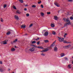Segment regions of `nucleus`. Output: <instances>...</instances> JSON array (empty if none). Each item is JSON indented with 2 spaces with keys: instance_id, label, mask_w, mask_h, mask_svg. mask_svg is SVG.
<instances>
[{
  "instance_id": "nucleus-5",
  "label": "nucleus",
  "mask_w": 73,
  "mask_h": 73,
  "mask_svg": "<svg viewBox=\"0 0 73 73\" xmlns=\"http://www.w3.org/2000/svg\"><path fill=\"white\" fill-rule=\"evenodd\" d=\"M1 44H3L4 45H5V44H7V42L6 41H2L1 42Z\"/></svg>"
},
{
  "instance_id": "nucleus-9",
  "label": "nucleus",
  "mask_w": 73,
  "mask_h": 73,
  "mask_svg": "<svg viewBox=\"0 0 73 73\" xmlns=\"http://www.w3.org/2000/svg\"><path fill=\"white\" fill-rule=\"evenodd\" d=\"M14 18L16 20H19V18L17 15H15L14 16Z\"/></svg>"
},
{
  "instance_id": "nucleus-2",
  "label": "nucleus",
  "mask_w": 73,
  "mask_h": 73,
  "mask_svg": "<svg viewBox=\"0 0 73 73\" xmlns=\"http://www.w3.org/2000/svg\"><path fill=\"white\" fill-rule=\"evenodd\" d=\"M58 38L59 41H60V42L63 41H64V38L61 37H58Z\"/></svg>"
},
{
  "instance_id": "nucleus-44",
  "label": "nucleus",
  "mask_w": 73,
  "mask_h": 73,
  "mask_svg": "<svg viewBox=\"0 0 73 73\" xmlns=\"http://www.w3.org/2000/svg\"><path fill=\"white\" fill-rule=\"evenodd\" d=\"M11 44H13V43H14V41L13 42H11Z\"/></svg>"
},
{
  "instance_id": "nucleus-16",
  "label": "nucleus",
  "mask_w": 73,
  "mask_h": 73,
  "mask_svg": "<svg viewBox=\"0 0 73 73\" xmlns=\"http://www.w3.org/2000/svg\"><path fill=\"white\" fill-rule=\"evenodd\" d=\"M37 48H38L39 49H43V47L41 46H37Z\"/></svg>"
},
{
  "instance_id": "nucleus-22",
  "label": "nucleus",
  "mask_w": 73,
  "mask_h": 73,
  "mask_svg": "<svg viewBox=\"0 0 73 73\" xmlns=\"http://www.w3.org/2000/svg\"><path fill=\"white\" fill-rule=\"evenodd\" d=\"M11 34V32L8 31L7 33V35H10Z\"/></svg>"
},
{
  "instance_id": "nucleus-28",
  "label": "nucleus",
  "mask_w": 73,
  "mask_h": 73,
  "mask_svg": "<svg viewBox=\"0 0 73 73\" xmlns=\"http://www.w3.org/2000/svg\"><path fill=\"white\" fill-rule=\"evenodd\" d=\"M13 8L14 9H17L15 5L13 6Z\"/></svg>"
},
{
  "instance_id": "nucleus-17",
  "label": "nucleus",
  "mask_w": 73,
  "mask_h": 73,
  "mask_svg": "<svg viewBox=\"0 0 73 73\" xmlns=\"http://www.w3.org/2000/svg\"><path fill=\"white\" fill-rule=\"evenodd\" d=\"M60 56L61 57H63V56H65V54L64 53H62L61 54Z\"/></svg>"
},
{
  "instance_id": "nucleus-6",
  "label": "nucleus",
  "mask_w": 73,
  "mask_h": 73,
  "mask_svg": "<svg viewBox=\"0 0 73 73\" xmlns=\"http://www.w3.org/2000/svg\"><path fill=\"white\" fill-rule=\"evenodd\" d=\"M63 42L64 43H65L66 44H71L72 43L71 42H68L66 40H64Z\"/></svg>"
},
{
  "instance_id": "nucleus-32",
  "label": "nucleus",
  "mask_w": 73,
  "mask_h": 73,
  "mask_svg": "<svg viewBox=\"0 0 73 73\" xmlns=\"http://www.w3.org/2000/svg\"><path fill=\"white\" fill-rule=\"evenodd\" d=\"M1 22H3V21H4V20H3V19H2V18H1Z\"/></svg>"
},
{
  "instance_id": "nucleus-12",
  "label": "nucleus",
  "mask_w": 73,
  "mask_h": 73,
  "mask_svg": "<svg viewBox=\"0 0 73 73\" xmlns=\"http://www.w3.org/2000/svg\"><path fill=\"white\" fill-rule=\"evenodd\" d=\"M54 50L55 52H57V51L58 50V48H57V47H55L54 48Z\"/></svg>"
},
{
  "instance_id": "nucleus-21",
  "label": "nucleus",
  "mask_w": 73,
  "mask_h": 73,
  "mask_svg": "<svg viewBox=\"0 0 73 73\" xmlns=\"http://www.w3.org/2000/svg\"><path fill=\"white\" fill-rule=\"evenodd\" d=\"M17 13H18V14H20L21 13L20 12V11H19V10H17Z\"/></svg>"
},
{
  "instance_id": "nucleus-47",
  "label": "nucleus",
  "mask_w": 73,
  "mask_h": 73,
  "mask_svg": "<svg viewBox=\"0 0 73 73\" xmlns=\"http://www.w3.org/2000/svg\"><path fill=\"white\" fill-rule=\"evenodd\" d=\"M0 64H2V62L0 61Z\"/></svg>"
},
{
  "instance_id": "nucleus-36",
  "label": "nucleus",
  "mask_w": 73,
  "mask_h": 73,
  "mask_svg": "<svg viewBox=\"0 0 73 73\" xmlns=\"http://www.w3.org/2000/svg\"><path fill=\"white\" fill-rule=\"evenodd\" d=\"M70 19L71 20H73V17H70Z\"/></svg>"
},
{
  "instance_id": "nucleus-53",
  "label": "nucleus",
  "mask_w": 73,
  "mask_h": 73,
  "mask_svg": "<svg viewBox=\"0 0 73 73\" xmlns=\"http://www.w3.org/2000/svg\"><path fill=\"white\" fill-rule=\"evenodd\" d=\"M55 43V41L54 42H53V44H54V43Z\"/></svg>"
},
{
  "instance_id": "nucleus-45",
  "label": "nucleus",
  "mask_w": 73,
  "mask_h": 73,
  "mask_svg": "<svg viewBox=\"0 0 73 73\" xmlns=\"http://www.w3.org/2000/svg\"><path fill=\"white\" fill-rule=\"evenodd\" d=\"M41 55H42V56H44L45 54H41Z\"/></svg>"
},
{
  "instance_id": "nucleus-11",
  "label": "nucleus",
  "mask_w": 73,
  "mask_h": 73,
  "mask_svg": "<svg viewBox=\"0 0 73 73\" xmlns=\"http://www.w3.org/2000/svg\"><path fill=\"white\" fill-rule=\"evenodd\" d=\"M72 64H69L68 65L67 68L68 69H71L72 68Z\"/></svg>"
},
{
  "instance_id": "nucleus-18",
  "label": "nucleus",
  "mask_w": 73,
  "mask_h": 73,
  "mask_svg": "<svg viewBox=\"0 0 73 73\" xmlns=\"http://www.w3.org/2000/svg\"><path fill=\"white\" fill-rule=\"evenodd\" d=\"M44 42H45V43H48V42H49V40H44Z\"/></svg>"
},
{
  "instance_id": "nucleus-31",
  "label": "nucleus",
  "mask_w": 73,
  "mask_h": 73,
  "mask_svg": "<svg viewBox=\"0 0 73 73\" xmlns=\"http://www.w3.org/2000/svg\"><path fill=\"white\" fill-rule=\"evenodd\" d=\"M52 34L53 35H56V33L54 31H52Z\"/></svg>"
},
{
  "instance_id": "nucleus-13",
  "label": "nucleus",
  "mask_w": 73,
  "mask_h": 73,
  "mask_svg": "<svg viewBox=\"0 0 73 73\" xmlns=\"http://www.w3.org/2000/svg\"><path fill=\"white\" fill-rule=\"evenodd\" d=\"M54 19L55 20H58V17H57V16H54Z\"/></svg>"
},
{
  "instance_id": "nucleus-23",
  "label": "nucleus",
  "mask_w": 73,
  "mask_h": 73,
  "mask_svg": "<svg viewBox=\"0 0 73 73\" xmlns=\"http://www.w3.org/2000/svg\"><path fill=\"white\" fill-rule=\"evenodd\" d=\"M32 8H36V5H33L32 6Z\"/></svg>"
},
{
  "instance_id": "nucleus-19",
  "label": "nucleus",
  "mask_w": 73,
  "mask_h": 73,
  "mask_svg": "<svg viewBox=\"0 0 73 73\" xmlns=\"http://www.w3.org/2000/svg\"><path fill=\"white\" fill-rule=\"evenodd\" d=\"M51 27H54V26H55L54 24H51Z\"/></svg>"
},
{
  "instance_id": "nucleus-14",
  "label": "nucleus",
  "mask_w": 73,
  "mask_h": 73,
  "mask_svg": "<svg viewBox=\"0 0 73 73\" xmlns=\"http://www.w3.org/2000/svg\"><path fill=\"white\" fill-rule=\"evenodd\" d=\"M49 50V49H46V50H43L42 51H41V52H47V51H48Z\"/></svg>"
},
{
  "instance_id": "nucleus-43",
  "label": "nucleus",
  "mask_w": 73,
  "mask_h": 73,
  "mask_svg": "<svg viewBox=\"0 0 73 73\" xmlns=\"http://www.w3.org/2000/svg\"><path fill=\"white\" fill-rule=\"evenodd\" d=\"M33 25L32 24H31L30 25V27H32Z\"/></svg>"
},
{
  "instance_id": "nucleus-46",
  "label": "nucleus",
  "mask_w": 73,
  "mask_h": 73,
  "mask_svg": "<svg viewBox=\"0 0 73 73\" xmlns=\"http://www.w3.org/2000/svg\"><path fill=\"white\" fill-rule=\"evenodd\" d=\"M0 72H3V70H2V69H0Z\"/></svg>"
},
{
  "instance_id": "nucleus-8",
  "label": "nucleus",
  "mask_w": 73,
  "mask_h": 73,
  "mask_svg": "<svg viewBox=\"0 0 73 73\" xmlns=\"http://www.w3.org/2000/svg\"><path fill=\"white\" fill-rule=\"evenodd\" d=\"M25 27H26V25H25L23 24L21 26V28H25Z\"/></svg>"
},
{
  "instance_id": "nucleus-33",
  "label": "nucleus",
  "mask_w": 73,
  "mask_h": 73,
  "mask_svg": "<svg viewBox=\"0 0 73 73\" xmlns=\"http://www.w3.org/2000/svg\"><path fill=\"white\" fill-rule=\"evenodd\" d=\"M38 3L39 4H41V1H40L39 2H38Z\"/></svg>"
},
{
  "instance_id": "nucleus-25",
  "label": "nucleus",
  "mask_w": 73,
  "mask_h": 73,
  "mask_svg": "<svg viewBox=\"0 0 73 73\" xmlns=\"http://www.w3.org/2000/svg\"><path fill=\"white\" fill-rule=\"evenodd\" d=\"M32 46H33L34 47H35V48H37V46H36V45H35L33 44V45H32Z\"/></svg>"
},
{
  "instance_id": "nucleus-55",
  "label": "nucleus",
  "mask_w": 73,
  "mask_h": 73,
  "mask_svg": "<svg viewBox=\"0 0 73 73\" xmlns=\"http://www.w3.org/2000/svg\"><path fill=\"white\" fill-rule=\"evenodd\" d=\"M0 27H1V25H0Z\"/></svg>"
},
{
  "instance_id": "nucleus-52",
  "label": "nucleus",
  "mask_w": 73,
  "mask_h": 73,
  "mask_svg": "<svg viewBox=\"0 0 73 73\" xmlns=\"http://www.w3.org/2000/svg\"><path fill=\"white\" fill-rule=\"evenodd\" d=\"M15 48H16V46H15Z\"/></svg>"
},
{
  "instance_id": "nucleus-35",
  "label": "nucleus",
  "mask_w": 73,
  "mask_h": 73,
  "mask_svg": "<svg viewBox=\"0 0 73 73\" xmlns=\"http://www.w3.org/2000/svg\"><path fill=\"white\" fill-rule=\"evenodd\" d=\"M36 44L37 45H39V44H40V41H38L36 42Z\"/></svg>"
},
{
  "instance_id": "nucleus-38",
  "label": "nucleus",
  "mask_w": 73,
  "mask_h": 73,
  "mask_svg": "<svg viewBox=\"0 0 73 73\" xmlns=\"http://www.w3.org/2000/svg\"><path fill=\"white\" fill-rule=\"evenodd\" d=\"M68 1L69 2H71L72 1H73V0H68Z\"/></svg>"
},
{
  "instance_id": "nucleus-26",
  "label": "nucleus",
  "mask_w": 73,
  "mask_h": 73,
  "mask_svg": "<svg viewBox=\"0 0 73 73\" xmlns=\"http://www.w3.org/2000/svg\"><path fill=\"white\" fill-rule=\"evenodd\" d=\"M32 42L33 44H36V42L35 41H32Z\"/></svg>"
},
{
  "instance_id": "nucleus-3",
  "label": "nucleus",
  "mask_w": 73,
  "mask_h": 73,
  "mask_svg": "<svg viewBox=\"0 0 73 73\" xmlns=\"http://www.w3.org/2000/svg\"><path fill=\"white\" fill-rule=\"evenodd\" d=\"M48 31H45V32L44 34V36H47L48 35Z\"/></svg>"
},
{
  "instance_id": "nucleus-27",
  "label": "nucleus",
  "mask_w": 73,
  "mask_h": 73,
  "mask_svg": "<svg viewBox=\"0 0 73 73\" xmlns=\"http://www.w3.org/2000/svg\"><path fill=\"white\" fill-rule=\"evenodd\" d=\"M19 1L20 3H23V0H19Z\"/></svg>"
},
{
  "instance_id": "nucleus-7",
  "label": "nucleus",
  "mask_w": 73,
  "mask_h": 73,
  "mask_svg": "<svg viewBox=\"0 0 73 73\" xmlns=\"http://www.w3.org/2000/svg\"><path fill=\"white\" fill-rule=\"evenodd\" d=\"M70 47H71V45H70V44L68 45L65 46V48L66 49H68V48H70Z\"/></svg>"
},
{
  "instance_id": "nucleus-30",
  "label": "nucleus",
  "mask_w": 73,
  "mask_h": 73,
  "mask_svg": "<svg viewBox=\"0 0 73 73\" xmlns=\"http://www.w3.org/2000/svg\"><path fill=\"white\" fill-rule=\"evenodd\" d=\"M6 7H7V5L6 4L4 5H3V8H6Z\"/></svg>"
},
{
  "instance_id": "nucleus-1",
  "label": "nucleus",
  "mask_w": 73,
  "mask_h": 73,
  "mask_svg": "<svg viewBox=\"0 0 73 73\" xmlns=\"http://www.w3.org/2000/svg\"><path fill=\"white\" fill-rule=\"evenodd\" d=\"M63 20L65 21H67L68 23H66L65 24V25H71L70 22L69 21V18H68L67 19L66 18H64Z\"/></svg>"
},
{
  "instance_id": "nucleus-54",
  "label": "nucleus",
  "mask_w": 73,
  "mask_h": 73,
  "mask_svg": "<svg viewBox=\"0 0 73 73\" xmlns=\"http://www.w3.org/2000/svg\"><path fill=\"white\" fill-rule=\"evenodd\" d=\"M72 64H73V61H72Z\"/></svg>"
},
{
  "instance_id": "nucleus-4",
  "label": "nucleus",
  "mask_w": 73,
  "mask_h": 73,
  "mask_svg": "<svg viewBox=\"0 0 73 73\" xmlns=\"http://www.w3.org/2000/svg\"><path fill=\"white\" fill-rule=\"evenodd\" d=\"M35 48L32 47L30 48L29 50L31 52H34L35 51Z\"/></svg>"
},
{
  "instance_id": "nucleus-42",
  "label": "nucleus",
  "mask_w": 73,
  "mask_h": 73,
  "mask_svg": "<svg viewBox=\"0 0 73 73\" xmlns=\"http://www.w3.org/2000/svg\"><path fill=\"white\" fill-rule=\"evenodd\" d=\"M53 44H52L51 45L50 47L52 48V47H53Z\"/></svg>"
},
{
  "instance_id": "nucleus-50",
  "label": "nucleus",
  "mask_w": 73,
  "mask_h": 73,
  "mask_svg": "<svg viewBox=\"0 0 73 73\" xmlns=\"http://www.w3.org/2000/svg\"><path fill=\"white\" fill-rule=\"evenodd\" d=\"M66 36V35H64V37H65Z\"/></svg>"
},
{
  "instance_id": "nucleus-20",
  "label": "nucleus",
  "mask_w": 73,
  "mask_h": 73,
  "mask_svg": "<svg viewBox=\"0 0 73 73\" xmlns=\"http://www.w3.org/2000/svg\"><path fill=\"white\" fill-rule=\"evenodd\" d=\"M40 15H41V16H42L43 17V16H44V13H41Z\"/></svg>"
},
{
  "instance_id": "nucleus-40",
  "label": "nucleus",
  "mask_w": 73,
  "mask_h": 73,
  "mask_svg": "<svg viewBox=\"0 0 73 73\" xmlns=\"http://www.w3.org/2000/svg\"><path fill=\"white\" fill-rule=\"evenodd\" d=\"M65 58V60H68V58Z\"/></svg>"
},
{
  "instance_id": "nucleus-34",
  "label": "nucleus",
  "mask_w": 73,
  "mask_h": 73,
  "mask_svg": "<svg viewBox=\"0 0 73 73\" xmlns=\"http://www.w3.org/2000/svg\"><path fill=\"white\" fill-rule=\"evenodd\" d=\"M39 38H38L37 39H34V40H36V41H37V40H38V39H39Z\"/></svg>"
},
{
  "instance_id": "nucleus-51",
  "label": "nucleus",
  "mask_w": 73,
  "mask_h": 73,
  "mask_svg": "<svg viewBox=\"0 0 73 73\" xmlns=\"http://www.w3.org/2000/svg\"><path fill=\"white\" fill-rule=\"evenodd\" d=\"M11 70V69H8V70Z\"/></svg>"
},
{
  "instance_id": "nucleus-49",
  "label": "nucleus",
  "mask_w": 73,
  "mask_h": 73,
  "mask_svg": "<svg viewBox=\"0 0 73 73\" xmlns=\"http://www.w3.org/2000/svg\"><path fill=\"white\" fill-rule=\"evenodd\" d=\"M27 6H28V5H25V7H27Z\"/></svg>"
},
{
  "instance_id": "nucleus-29",
  "label": "nucleus",
  "mask_w": 73,
  "mask_h": 73,
  "mask_svg": "<svg viewBox=\"0 0 73 73\" xmlns=\"http://www.w3.org/2000/svg\"><path fill=\"white\" fill-rule=\"evenodd\" d=\"M17 41V39H15V40L14 41V42L15 43V42H16Z\"/></svg>"
},
{
  "instance_id": "nucleus-10",
  "label": "nucleus",
  "mask_w": 73,
  "mask_h": 73,
  "mask_svg": "<svg viewBox=\"0 0 73 73\" xmlns=\"http://www.w3.org/2000/svg\"><path fill=\"white\" fill-rule=\"evenodd\" d=\"M55 5L57 7H60V5L57 3H54Z\"/></svg>"
},
{
  "instance_id": "nucleus-24",
  "label": "nucleus",
  "mask_w": 73,
  "mask_h": 73,
  "mask_svg": "<svg viewBox=\"0 0 73 73\" xmlns=\"http://www.w3.org/2000/svg\"><path fill=\"white\" fill-rule=\"evenodd\" d=\"M26 16H27V17H29V13L26 14Z\"/></svg>"
},
{
  "instance_id": "nucleus-15",
  "label": "nucleus",
  "mask_w": 73,
  "mask_h": 73,
  "mask_svg": "<svg viewBox=\"0 0 73 73\" xmlns=\"http://www.w3.org/2000/svg\"><path fill=\"white\" fill-rule=\"evenodd\" d=\"M15 50H16L15 48H12L11 49V52H15Z\"/></svg>"
},
{
  "instance_id": "nucleus-48",
  "label": "nucleus",
  "mask_w": 73,
  "mask_h": 73,
  "mask_svg": "<svg viewBox=\"0 0 73 73\" xmlns=\"http://www.w3.org/2000/svg\"><path fill=\"white\" fill-rule=\"evenodd\" d=\"M65 36H66V35H67V33H65Z\"/></svg>"
},
{
  "instance_id": "nucleus-56",
  "label": "nucleus",
  "mask_w": 73,
  "mask_h": 73,
  "mask_svg": "<svg viewBox=\"0 0 73 73\" xmlns=\"http://www.w3.org/2000/svg\"><path fill=\"white\" fill-rule=\"evenodd\" d=\"M13 73H14V72H13Z\"/></svg>"
},
{
  "instance_id": "nucleus-39",
  "label": "nucleus",
  "mask_w": 73,
  "mask_h": 73,
  "mask_svg": "<svg viewBox=\"0 0 73 73\" xmlns=\"http://www.w3.org/2000/svg\"><path fill=\"white\" fill-rule=\"evenodd\" d=\"M47 15H50V12H47Z\"/></svg>"
},
{
  "instance_id": "nucleus-41",
  "label": "nucleus",
  "mask_w": 73,
  "mask_h": 73,
  "mask_svg": "<svg viewBox=\"0 0 73 73\" xmlns=\"http://www.w3.org/2000/svg\"><path fill=\"white\" fill-rule=\"evenodd\" d=\"M24 10L25 11H27V8H25L24 9Z\"/></svg>"
},
{
  "instance_id": "nucleus-37",
  "label": "nucleus",
  "mask_w": 73,
  "mask_h": 73,
  "mask_svg": "<svg viewBox=\"0 0 73 73\" xmlns=\"http://www.w3.org/2000/svg\"><path fill=\"white\" fill-rule=\"evenodd\" d=\"M41 7L42 8H44V6H43V5H41Z\"/></svg>"
}]
</instances>
